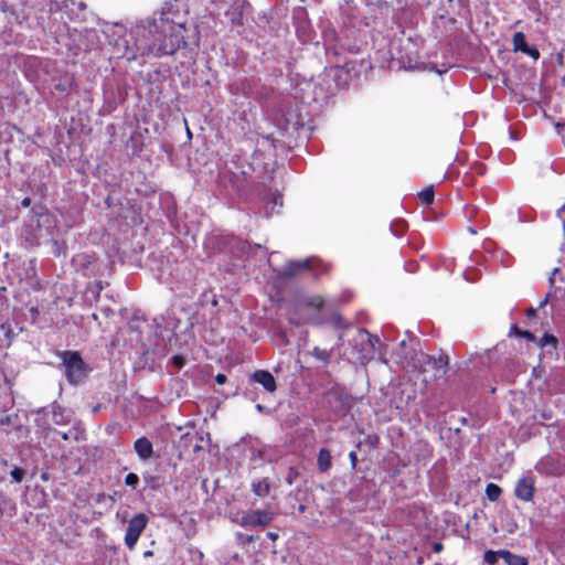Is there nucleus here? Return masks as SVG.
I'll return each mask as SVG.
<instances>
[{"instance_id":"nucleus-52","label":"nucleus","mask_w":565,"mask_h":565,"mask_svg":"<svg viewBox=\"0 0 565 565\" xmlns=\"http://www.w3.org/2000/svg\"><path fill=\"white\" fill-rule=\"evenodd\" d=\"M253 247L260 248V247H263V246H262V244L256 243Z\"/></svg>"},{"instance_id":"nucleus-17","label":"nucleus","mask_w":565,"mask_h":565,"mask_svg":"<svg viewBox=\"0 0 565 565\" xmlns=\"http://www.w3.org/2000/svg\"><path fill=\"white\" fill-rule=\"evenodd\" d=\"M271 483L268 478H263L252 483V491L256 497L264 498L270 493Z\"/></svg>"},{"instance_id":"nucleus-12","label":"nucleus","mask_w":565,"mask_h":565,"mask_svg":"<svg viewBox=\"0 0 565 565\" xmlns=\"http://www.w3.org/2000/svg\"><path fill=\"white\" fill-rule=\"evenodd\" d=\"M541 471L546 476L561 477L565 475V461L547 457L541 461Z\"/></svg>"},{"instance_id":"nucleus-3","label":"nucleus","mask_w":565,"mask_h":565,"mask_svg":"<svg viewBox=\"0 0 565 565\" xmlns=\"http://www.w3.org/2000/svg\"><path fill=\"white\" fill-rule=\"evenodd\" d=\"M246 175L247 173L241 158L234 154L220 172V181L223 184L228 183L236 193H242L247 184Z\"/></svg>"},{"instance_id":"nucleus-13","label":"nucleus","mask_w":565,"mask_h":565,"mask_svg":"<svg viewBox=\"0 0 565 565\" xmlns=\"http://www.w3.org/2000/svg\"><path fill=\"white\" fill-rule=\"evenodd\" d=\"M252 381L260 384L268 393L277 390V383L273 374L267 370H257L250 375Z\"/></svg>"},{"instance_id":"nucleus-2","label":"nucleus","mask_w":565,"mask_h":565,"mask_svg":"<svg viewBox=\"0 0 565 565\" xmlns=\"http://www.w3.org/2000/svg\"><path fill=\"white\" fill-rule=\"evenodd\" d=\"M145 249H108L106 253L108 263H104L93 257L92 254L81 252L73 256L72 263L77 270H82L85 276H96L110 274L114 270L115 258H118L121 264L126 263V258L132 265L140 266V254Z\"/></svg>"},{"instance_id":"nucleus-18","label":"nucleus","mask_w":565,"mask_h":565,"mask_svg":"<svg viewBox=\"0 0 565 565\" xmlns=\"http://www.w3.org/2000/svg\"><path fill=\"white\" fill-rule=\"evenodd\" d=\"M500 557L507 565H529V561L525 556L514 554L508 550H500Z\"/></svg>"},{"instance_id":"nucleus-5","label":"nucleus","mask_w":565,"mask_h":565,"mask_svg":"<svg viewBox=\"0 0 565 565\" xmlns=\"http://www.w3.org/2000/svg\"><path fill=\"white\" fill-rule=\"evenodd\" d=\"M65 366V376L71 384H78L86 377V364L78 351H63L60 354Z\"/></svg>"},{"instance_id":"nucleus-48","label":"nucleus","mask_w":565,"mask_h":565,"mask_svg":"<svg viewBox=\"0 0 565 565\" xmlns=\"http://www.w3.org/2000/svg\"><path fill=\"white\" fill-rule=\"evenodd\" d=\"M30 268H31L32 273L34 274L35 273V263H34V260H30Z\"/></svg>"},{"instance_id":"nucleus-19","label":"nucleus","mask_w":565,"mask_h":565,"mask_svg":"<svg viewBox=\"0 0 565 565\" xmlns=\"http://www.w3.org/2000/svg\"><path fill=\"white\" fill-rule=\"evenodd\" d=\"M311 356H313L316 360L322 362L324 365L330 362L332 350H323L319 347H315L311 352Z\"/></svg>"},{"instance_id":"nucleus-28","label":"nucleus","mask_w":565,"mask_h":565,"mask_svg":"<svg viewBox=\"0 0 565 565\" xmlns=\"http://www.w3.org/2000/svg\"><path fill=\"white\" fill-rule=\"evenodd\" d=\"M498 557H500L499 551H487L483 555V559L488 565H497Z\"/></svg>"},{"instance_id":"nucleus-9","label":"nucleus","mask_w":565,"mask_h":565,"mask_svg":"<svg viewBox=\"0 0 565 565\" xmlns=\"http://www.w3.org/2000/svg\"><path fill=\"white\" fill-rule=\"evenodd\" d=\"M275 518V513L270 510H250L241 518V526L243 527H265L269 525Z\"/></svg>"},{"instance_id":"nucleus-27","label":"nucleus","mask_w":565,"mask_h":565,"mask_svg":"<svg viewBox=\"0 0 565 565\" xmlns=\"http://www.w3.org/2000/svg\"><path fill=\"white\" fill-rule=\"evenodd\" d=\"M557 343V338L551 333H544V335L539 341L540 347L552 345L553 348H556Z\"/></svg>"},{"instance_id":"nucleus-36","label":"nucleus","mask_w":565,"mask_h":565,"mask_svg":"<svg viewBox=\"0 0 565 565\" xmlns=\"http://www.w3.org/2000/svg\"><path fill=\"white\" fill-rule=\"evenodd\" d=\"M172 363H173L175 366H178V367H182V366L184 365V363H185V360H184V358H183V356H181V355H174V356L172 358Z\"/></svg>"},{"instance_id":"nucleus-4","label":"nucleus","mask_w":565,"mask_h":565,"mask_svg":"<svg viewBox=\"0 0 565 565\" xmlns=\"http://www.w3.org/2000/svg\"><path fill=\"white\" fill-rule=\"evenodd\" d=\"M329 267L318 257L288 260L279 271L282 278H292L305 271H312L316 276L328 273Z\"/></svg>"},{"instance_id":"nucleus-42","label":"nucleus","mask_w":565,"mask_h":565,"mask_svg":"<svg viewBox=\"0 0 565 565\" xmlns=\"http://www.w3.org/2000/svg\"><path fill=\"white\" fill-rule=\"evenodd\" d=\"M31 205V199L30 198H24L22 201H21V206L23 207H29Z\"/></svg>"},{"instance_id":"nucleus-15","label":"nucleus","mask_w":565,"mask_h":565,"mask_svg":"<svg viewBox=\"0 0 565 565\" xmlns=\"http://www.w3.org/2000/svg\"><path fill=\"white\" fill-rule=\"evenodd\" d=\"M213 238L216 239V242L214 243L216 245L215 247H242L241 239L232 234L222 233L218 235H214Z\"/></svg>"},{"instance_id":"nucleus-49","label":"nucleus","mask_w":565,"mask_h":565,"mask_svg":"<svg viewBox=\"0 0 565 565\" xmlns=\"http://www.w3.org/2000/svg\"><path fill=\"white\" fill-rule=\"evenodd\" d=\"M55 89H56V90H61V92H63V90H64V86H63L62 84H57V85L55 86Z\"/></svg>"},{"instance_id":"nucleus-35","label":"nucleus","mask_w":565,"mask_h":565,"mask_svg":"<svg viewBox=\"0 0 565 565\" xmlns=\"http://www.w3.org/2000/svg\"><path fill=\"white\" fill-rule=\"evenodd\" d=\"M77 6L79 10H85L86 6L84 2L82 1H76V0H65V7L66 8H72V7H75Z\"/></svg>"},{"instance_id":"nucleus-51","label":"nucleus","mask_w":565,"mask_h":565,"mask_svg":"<svg viewBox=\"0 0 565 565\" xmlns=\"http://www.w3.org/2000/svg\"><path fill=\"white\" fill-rule=\"evenodd\" d=\"M97 287H98V289H99V290H102V289H103V286H102V282H100V281H99V282H97Z\"/></svg>"},{"instance_id":"nucleus-46","label":"nucleus","mask_w":565,"mask_h":565,"mask_svg":"<svg viewBox=\"0 0 565 565\" xmlns=\"http://www.w3.org/2000/svg\"><path fill=\"white\" fill-rule=\"evenodd\" d=\"M548 301V295H546V297L540 302V307H544Z\"/></svg>"},{"instance_id":"nucleus-43","label":"nucleus","mask_w":565,"mask_h":565,"mask_svg":"<svg viewBox=\"0 0 565 565\" xmlns=\"http://www.w3.org/2000/svg\"><path fill=\"white\" fill-rule=\"evenodd\" d=\"M267 537L270 539L271 541H276L278 539V534L277 533H274V532H267Z\"/></svg>"},{"instance_id":"nucleus-33","label":"nucleus","mask_w":565,"mask_h":565,"mask_svg":"<svg viewBox=\"0 0 565 565\" xmlns=\"http://www.w3.org/2000/svg\"><path fill=\"white\" fill-rule=\"evenodd\" d=\"M524 54L531 56L533 60H539L540 58V51L537 50L536 46H529L526 49V51L524 52Z\"/></svg>"},{"instance_id":"nucleus-8","label":"nucleus","mask_w":565,"mask_h":565,"mask_svg":"<svg viewBox=\"0 0 565 565\" xmlns=\"http://www.w3.org/2000/svg\"><path fill=\"white\" fill-rule=\"evenodd\" d=\"M147 523L148 518L143 513H139L130 519L125 534V543L130 551L136 547L142 531L147 526Z\"/></svg>"},{"instance_id":"nucleus-30","label":"nucleus","mask_w":565,"mask_h":565,"mask_svg":"<svg viewBox=\"0 0 565 565\" xmlns=\"http://www.w3.org/2000/svg\"><path fill=\"white\" fill-rule=\"evenodd\" d=\"M24 470L22 468H19V467H14L11 471H10V475L12 477V479L20 483L22 482L23 478H24Z\"/></svg>"},{"instance_id":"nucleus-26","label":"nucleus","mask_w":565,"mask_h":565,"mask_svg":"<svg viewBox=\"0 0 565 565\" xmlns=\"http://www.w3.org/2000/svg\"><path fill=\"white\" fill-rule=\"evenodd\" d=\"M511 332H513L516 337L524 338L529 341L536 340L535 335L532 332L526 331V330H521L516 324H513L511 327Z\"/></svg>"},{"instance_id":"nucleus-38","label":"nucleus","mask_w":565,"mask_h":565,"mask_svg":"<svg viewBox=\"0 0 565 565\" xmlns=\"http://www.w3.org/2000/svg\"><path fill=\"white\" fill-rule=\"evenodd\" d=\"M226 381H227V376H226L225 374H223V373H218V374H216V376H215V382H216L217 384L223 385V384H225V383H226Z\"/></svg>"},{"instance_id":"nucleus-6","label":"nucleus","mask_w":565,"mask_h":565,"mask_svg":"<svg viewBox=\"0 0 565 565\" xmlns=\"http://www.w3.org/2000/svg\"><path fill=\"white\" fill-rule=\"evenodd\" d=\"M449 359L446 354H440L438 358L429 354H422L420 373L431 372L429 380L441 379L448 371Z\"/></svg>"},{"instance_id":"nucleus-34","label":"nucleus","mask_w":565,"mask_h":565,"mask_svg":"<svg viewBox=\"0 0 565 565\" xmlns=\"http://www.w3.org/2000/svg\"><path fill=\"white\" fill-rule=\"evenodd\" d=\"M366 441L367 444L372 447V448H377L379 444H380V437L376 435V434H373V435H369L366 437Z\"/></svg>"},{"instance_id":"nucleus-22","label":"nucleus","mask_w":565,"mask_h":565,"mask_svg":"<svg viewBox=\"0 0 565 565\" xmlns=\"http://www.w3.org/2000/svg\"><path fill=\"white\" fill-rule=\"evenodd\" d=\"M390 230L393 235L402 236L407 230V224L404 220H394L390 225Z\"/></svg>"},{"instance_id":"nucleus-14","label":"nucleus","mask_w":565,"mask_h":565,"mask_svg":"<svg viewBox=\"0 0 565 565\" xmlns=\"http://www.w3.org/2000/svg\"><path fill=\"white\" fill-rule=\"evenodd\" d=\"M134 448L141 460H148L153 455L152 443L147 437L138 438L134 444Z\"/></svg>"},{"instance_id":"nucleus-37","label":"nucleus","mask_w":565,"mask_h":565,"mask_svg":"<svg viewBox=\"0 0 565 565\" xmlns=\"http://www.w3.org/2000/svg\"><path fill=\"white\" fill-rule=\"evenodd\" d=\"M349 458H350V462H351L352 469H355L356 463H358V455H356V452L355 451H351L349 454Z\"/></svg>"},{"instance_id":"nucleus-25","label":"nucleus","mask_w":565,"mask_h":565,"mask_svg":"<svg viewBox=\"0 0 565 565\" xmlns=\"http://www.w3.org/2000/svg\"><path fill=\"white\" fill-rule=\"evenodd\" d=\"M305 305L316 310H321L324 306V300L321 296H311L305 300Z\"/></svg>"},{"instance_id":"nucleus-1","label":"nucleus","mask_w":565,"mask_h":565,"mask_svg":"<svg viewBox=\"0 0 565 565\" xmlns=\"http://www.w3.org/2000/svg\"><path fill=\"white\" fill-rule=\"evenodd\" d=\"M184 32V22L177 21L170 11H161L152 19L138 22L127 36L116 41L115 46L129 62L138 56L173 55L186 44Z\"/></svg>"},{"instance_id":"nucleus-40","label":"nucleus","mask_w":565,"mask_h":565,"mask_svg":"<svg viewBox=\"0 0 565 565\" xmlns=\"http://www.w3.org/2000/svg\"><path fill=\"white\" fill-rule=\"evenodd\" d=\"M443 548H444V545H443V543H440V542H435V543L431 545V550H433V552H435V553H439V552H441V551H443Z\"/></svg>"},{"instance_id":"nucleus-39","label":"nucleus","mask_w":565,"mask_h":565,"mask_svg":"<svg viewBox=\"0 0 565 565\" xmlns=\"http://www.w3.org/2000/svg\"><path fill=\"white\" fill-rule=\"evenodd\" d=\"M8 467V459L0 455V471L6 472V469Z\"/></svg>"},{"instance_id":"nucleus-53","label":"nucleus","mask_w":565,"mask_h":565,"mask_svg":"<svg viewBox=\"0 0 565 565\" xmlns=\"http://www.w3.org/2000/svg\"><path fill=\"white\" fill-rule=\"evenodd\" d=\"M299 510L302 512L305 510V505H300Z\"/></svg>"},{"instance_id":"nucleus-32","label":"nucleus","mask_w":565,"mask_h":565,"mask_svg":"<svg viewBox=\"0 0 565 565\" xmlns=\"http://www.w3.org/2000/svg\"><path fill=\"white\" fill-rule=\"evenodd\" d=\"M226 14L231 17V21L233 23L242 24V12L241 11L235 9L231 12L230 11L226 12Z\"/></svg>"},{"instance_id":"nucleus-50","label":"nucleus","mask_w":565,"mask_h":565,"mask_svg":"<svg viewBox=\"0 0 565 565\" xmlns=\"http://www.w3.org/2000/svg\"><path fill=\"white\" fill-rule=\"evenodd\" d=\"M41 478H42L43 480H47V475L44 472V473H42Z\"/></svg>"},{"instance_id":"nucleus-10","label":"nucleus","mask_w":565,"mask_h":565,"mask_svg":"<svg viewBox=\"0 0 565 565\" xmlns=\"http://www.w3.org/2000/svg\"><path fill=\"white\" fill-rule=\"evenodd\" d=\"M260 202L263 204L264 215L269 217L273 214L278 213L282 207V195L278 191H270L262 195Z\"/></svg>"},{"instance_id":"nucleus-31","label":"nucleus","mask_w":565,"mask_h":565,"mask_svg":"<svg viewBox=\"0 0 565 565\" xmlns=\"http://www.w3.org/2000/svg\"><path fill=\"white\" fill-rule=\"evenodd\" d=\"M125 483L131 488H136L137 484L139 483V477L134 472H129L125 477Z\"/></svg>"},{"instance_id":"nucleus-45","label":"nucleus","mask_w":565,"mask_h":565,"mask_svg":"<svg viewBox=\"0 0 565 565\" xmlns=\"http://www.w3.org/2000/svg\"><path fill=\"white\" fill-rule=\"evenodd\" d=\"M255 539H256V537H254L253 535H248V536H246V539H245V543H252V542H254V541H255Z\"/></svg>"},{"instance_id":"nucleus-24","label":"nucleus","mask_w":565,"mask_h":565,"mask_svg":"<svg viewBox=\"0 0 565 565\" xmlns=\"http://www.w3.org/2000/svg\"><path fill=\"white\" fill-rule=\"evenodd\" d=\"M330 321L337 329H347L350 326L340 312H333L330 317Z\"/></svg>"},{"instance_id":"nucleus-47","label":"nucleus","mask_w":565,"mask_h":565,"mask_svg":"<svg viewBox=\"0 0 565 565\" xmlns=\"http://www.w3.org/2000/svg\"><path fill=\"white\" fill-rule=\"evenodd\" d=\"M468 232H469L470 234H472V235L477 234V230H476V227H473V226H469V227H468Z\"/></svg>"},{"instance_id":"nucleus-23","label":"nucleus","mask_w":565,"mask_h":565,"mask_svg":"<svg viewBox=\"0 0 565 565\" xmlns=\"http://www.w3.org/2000/svg\"><path fill=\"white\" fill-rule=\"evenodd\" d=\"M418 198L420 199V201L424 204H426V205L431 204L434 202V198H435V192H434L433 185L427 186L423 191H420L418 193Z\"/></svg>"},{"instance_id":"nucleus-41","label":"nucleus","mask_w":565,"mask_h":565,"mask_svg":"<svg viewBox=\"0 0 565 565\" xmlns=\"http://www.w3.org/2000/svg\"><path fill=\"white\" fill-rule=\"evenodd\" d=\"M536 312H537V311H536V309H535V308H533V307H531V308H527V309H526V316H527L529 318H533V317H535V316H536Z\"/></svg>"},{"instance_id":"nucleus-20","label":"nucleus","mask_w":565,"mask_h":565,"mask_svg":"<svg viewBox=\"0 0 565 565\" xmlns=\"http://www.w3.org/2000/svg\"><path fill=\"white\" fill-rule=\"evenodd\" d=\"M512 42H513L514 51H520L522 53H524L526 51V49L530 46L526 43L525 35L523 32L514 33Z\"/></svg>"},{"instance_id":"nucleus-29","label":"nucleus","mask_w":565,"mask_h":565,"mask_svg":"<svg viewBox=\"0 0 565 565\" xmlns=\"http://www.w3.org/2000/svg\"><path fill=\"white\" fill-rule=\"evenodd\" d=\"M299 476V470L296 467H289L285 481L288 486H292Z\"/></svg>"},{"instance_id":"nucleus-16","label":"nucleus","mask_w":565,"mask_h":565,"mask_svg":"<svg viewBox=\"0 0 565 565\" xmlns=\"http://www.w3.org/2000/svg\"><path fill=\"white\" fill-rule=\"evenodd\" d=\"M332 456L328 448H321L317 457V467L321 473H324L331 469Z\"/></svg>"},{"instance_id":"nucleus-21","label":"nucleus","mask_w":565,"mask_h":565,"mask_svg":"<svg viewBox=\"0 0 565 565\" xmlns=\"http://www.w3.org/2000/svg\"><path fill=\"white\" fill-rule=\"evenodd\" d=\"M501 493H502V489L498 484L492 483V482L487 484L486 495H487L488 500L494 502L500 498Z\"/></svg>"},{"instance_id":"nucleus-11","label":"nucleus","mask_w":565,"mask_h":565,"mask_svg":"<svg viewBox=\"0 0 565 565\" xmlns=\"http://www.w3.org/2000/svg\"><path fill=\"white\" fill-rule=\"evenodd\" d=\"M535 493L534 480L531 477L521 478L515 486L514 494L519 500L531 501Z\"/></svg>"},{"instance_id":"nucleus-7","label":"nucleus","mask_w":565,"mask_h":565,"mask_svg":"<svg viewBox=\"0 0 565 565\" xmlns=\"http://www.w3.org/2000/svg\"><path fill=\"white\" fill-rule=\"evenodd\" d=\"M177 262L173 253L170 249H157L152 253L151 270H157L160 278L172 277L174 273V263Z\"/></svg>"},{"instance_id":"nucleus-44","label":"nucleus","mask_w":565,"mask_h":565,"mask_svg":"<svg viewBox=\"0 0 565 565\" xmlns=\"http://www.w3.org/2000/svg\"><path fill=\"white\" fill-rule=\"evenodd\" d=\"M557 271H558V268H554L553 271H552V276L550 277V284L553 285L554 284V275H557Z\"/></svg>"}]
</instances>
